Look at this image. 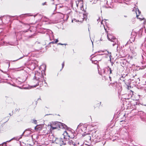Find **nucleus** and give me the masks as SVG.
Returning <instances> with one entry per match:
<instances>
[{"label":"nucleus","mask_w":146,"mask_h":146,"mask_svg":"<svg viewBox=\"0 0 146 146\" xmlns=\"http://www.w3.org/2000/svg\"><path fill=\"white\" fill-rule=\"evenodd\" d=\"M22 118L20 116H18L16 119L17 121V122H20L22 121Z\"/></svg>","instance_id":"10"},{"label":"nucleus","mask_w":146,"mask_h":146,"mask_svg":"<svg viewBox=\"0 0 146 146\" xmlns=\"http://www.w3.org/2000/svg\"><path fill=\"white\" fill-rule=\"evenodd\" d=\"M54 43H55V42H54V41H52V42H50L49 43V44H54Z\"/></svg>","instance_id":"18"},{"label":"nucleus","mask_w":146,"mask_h":146,"mask_svg":"<svg viewBox=\"0 0 146 146\" xmlns=\"http://www.w3.org/2000/svg\"><path fill=\"white\" fill-rule=\"evenodd\" d=\"M84 137L86 140H90L91 139V137L89 135H86L84 136Z\"/></svg>","instance_id":"9"},{"label":"nucleus","mask_w":146,"mask_h":146,"mask_svg":"<svg viewBox=\"0 0 146 146\" xmlns=\"http://www.w3.org/2000/svg\"><path fill=\"white\" fill-rule=\"evenodd\" d=\"M68 131L69 132V133H68V138H74V134L69 131Z\"/></svg>","instance_id":"7"},{"label":"nucleus","mask_w":146,"mask_h":146,"mask_svg":"<svg viewBox=\"0 0 146 146\" xmlns=\"http://www.w3.org/2000/svg\"><path fill=\"white\" fill-rule=\"evenodd\" d=\"M38 84H36V86H34V87H36V86H38Z\"/></svg>","instance_id":"21"},{"label":"nucleus","mask_w":146,"mask_h":146,"mask_svg":"<svg viewBox=\"0 0 146 146\" xmlns=\"http://www.w3.org/2000/svg\"><path fill=\"white\" fill-rule=\"evenodd\" d=\"M57 5H53L52 7H54V10H56V6Z\"/></svg>","instance_id":"14"},{"label":"nucleus","mask_w":146,"mask_h":146,"mask_svg":"<svg viewBox=\"0 0 146 146\" xmlns=\"http://www.w3.org/2000/svg\"><path fill=\"white\" fill-rule=\"evenodd\" d=\"M46 2H45V3H42V5H45V4H46Z\"/></svg>","instance_id":"23"},{"label":"nucleus","mask_w":146,"mask_h":146,"mask_svg":"<svg viewBox=\"0 0 146 146\" xmlns=\"http://www.w3.org/2000/svg\"><path fill=\"white\" fill-rule=\"evenodd\" d=\"M101 102L99 101H96L95 102L94 107L96 108L100 106L101 105Z\"/></svg>","instance_id":"8"},{"label":"nucleus","mask_w":146,"mask_h":146,"mask_svg":"<svg viewBox=\"0 0 146 146\" xmlns=\"http://www.w3.org/2000/svg\"><path fill=\"white\" fill-rule=\"evenodd\" d=\"M58 44H60V45H63V44H61V43H58Z\"/></svg>","instance_id":"22"},{"label":"nucleus","mask_w":146,"mask_h":146,"mask_svg":"<svg viewBox=\"0 0 146 146\" xmlns=\"http://www.w3.org/2000/svg\"><path fill=\"white\" fill-rule=\"evenodd\" d=\"M76 6L77 7H78V5L79 3V1L78 0H77V1H76Z\"/></svg>","instance_id":"13"},{"label":"nucleus","mask_w":146,"mask_h":146,"mask_svg":"<svg viewBox=\"0 0 146 146\" xmlns=\"http://www.w3.org/2000/svg\"><path fill=\"white\" fill-rule=\"evenodd\" d=\"M64 66V62L62 64V69Z\"/></svg>","instance_id":"15"},{"label":"nucleus","mask_w":146,"mask_h":146,"mask_svg":"<svg viewBox=\"0 0 146 146\" xmlns=\"http://www.w3.org/2000/svg\"><path fill=\"white\" fill-rule=\"evenodd\" d=\"M68 143L70 145H72L74 146H80V145H79V143L77 142L74 139H73L72 140H69L68 142Z\"/></svg>","instance_id":"4"},{"label":"nucleus","mask_w":146,"mask_h":146,"mask_svg":"<svg viewBox=\"0 0 146 146\" xmlns=\"http://www.w3.org/2000/svg\"><path fill=\"white\" fill-rule=\"evenodd\" d=\"M58 39H56V40L55 41H54V42L55 43H56L58 42Z\"/></svg>","instance_id":"20"},{"label":"nucleus","mask_w":146,"mask_h":146,"mask_svg":"<svg viewBox=\"0 0 146 146\" xmlns=\"http://www.w3.org/2000/svg\"><path fill=\"white\" fill-rule=\"evenodd\" d=\"M62 125L61 123L58 122H52L50 125V129L52 130L60 128Z\"/></svg>","instance_id":"2"},{"label":"nucleus","mask_w":146,"mask_h":146,"mask_svg":"<svg viewBox=\"0 0 146 146\" xmlns=\"http://www.w3.org/2000/svg\"><path fill=\"white\" fill-rule=\"evenodd\" d=\"M33 123L35 124H36L37 123V121L36 120H33Z\"/></svg>","instance_id":"17"},{"label":"nucleus","mask_w":146,"mask_h":146,"mask_svg":"<svg viewBox=\"0 0 146 146\" xmlns=\"http://www.w3.org/2000/svg\"><path fill=\"white\" fill-rule=\"evenodd\" d=\"M138 12L139 13V14L138 15L137 14V12H136V17H137V19H141L140 18H139V14H140V13H141V12L140 11H139V10H138Z\"/></svg>","instance_id":"11"},{"label":"nucleus","mask_w":146,"mask_h":146,"mask_svg":"<svg viewBox=\"0 0 146 146\" xmlns=\"http://www.w3.org/2000/svg\"><path fill=\"white\" fill-rule=\"evenodd\" d=\"M124 16V17H127V16L126 15H125Z\"/></svg>","instance_id":"24"},{"label":"nucleus","mask_w":146,"mask_h":146,"mask_svg":"<svg viewBox=\"0 0 146 146\" xmlns=\"http://www.w3.org/2000/svg\"><path fill=\"white\" fill-rule=\"evenodd\" d=\"M131 88V86H129L128 85L127 86V89L128 90H129Z\"/></svg>","instance_id":"16"},{"label":"nucleus","mask_w":146,"mask_h":146,"mask_svg":"<svg viewBox=\"0 0 146 146\" xmlns=\"http://www.w3.org/2000/svg\"><path fill=\"white\" fill-rule=\"evenodd\" d=\"M86 119H88L90 121H92V118L91 117V116H89L88 117H86Z\"/></svg>","instance_id":"12"},{"label":"nucleus","mask_w":146,"mask_h":146,"mask_svg":"<svg viewBox=\"0 0 146 146\" xmlns=\"http://www.w3.org/2000/svg\"><path fill=\"white\" fill-rule=\"evenodd\" d=\"M109 69L110 70V74H111L112 73V70H111V68H109Z\"/></svg>","instance_id":"19"},{"label":"nucleus","mask_w":146,"mask_h":146,"mask_svg":"<svg viewBox=\"0 0 146 146\" xmlns=\"http://www.w3.org/2000/svg\"><path fill=\"white\" fill-rule=\"evenodd\" d=\"M68 131V130L65 131L63 134V137L64 139H67L68 138V133H69V132Z\"/></svg>","instance_id":"6"},{"label":"nucleus","mask_w":146,"mask_h":146,"mask_svg":"<svg viewBox=\"0 0 146 146\" xmlns=\"http://www.w3.org/2000/svg\"><path fill=\"white\" fill-rule=\"evenodd\" d=\"M100 33L102 38L106 37L107 36L108 40L111 42H114L117 40L112 35L108 34V31H106V29H105L104 27V29H103L101 31Z\"/></svg>","instance_id":"1"},{"label":"nucleus","mask_w":146,"mask_h":146,"mask_svg":"<svg viewBox=\"0 0 146 146\" xmlns=\"http://www.w3.org/2000/svg\"><path fill=\"white\" fill-rule=\"evenodd\" d=\"M54 142L58 144L59 146H61L62 145L64 144L63 139L60 138H56Z\"/></svg>","instance_id":"3"},{"label":"nucleus","mask_w":146,"mask_h":146,"mask_svg":"<svg viewBox=\"0 0 146 146\" xmlns=\"http://www.w3.org/2000/svg\"><path fill=\"white\" fill-rule=\"evenodd\" d=\"M44 125L42 124L37 125L35 127V130L38 132L41 131L43 128Z\"/></svg>","instance_id":"5"}]
</instances>
